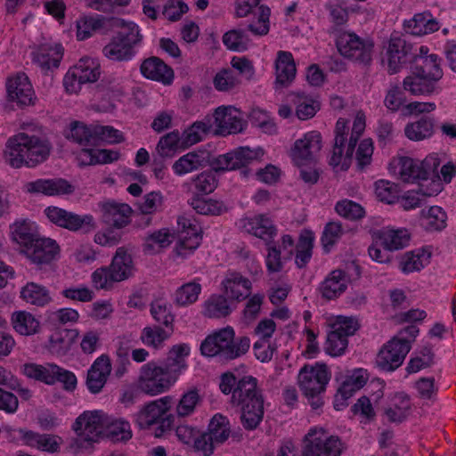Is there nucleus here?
<instances>
[{
  "mask_svg": "<svg viewBox=\"0 0 456 456\" xmlns=\"http://www.w3.org/2000/svg\"><path fill=\"white\" fill-rule=\"evenodd\" d=\"M276 84L281 86H288L296 77V64L293 56L289 52H278L275 62Z\"/></svg>",
  "mask_w": 456,
  "mask_h": 456,
  "instance_id": "obj_34",
  "label": "nucleus"
},
{
  "mask_svg": "<svg viewBox=\"0 0 456 456\" xmlns=\"http://www.w3.org/2000/svg\"><path fill=\"white\" fill-rule=\"evenodd\" d=\"M45 213L51 223L71 232L84 230L88 232L96 227L91 215L79 216L54 206L46 208Z\"/></svg>",
  "mask_w": 456,
  "mask_h": 456,
  "instance_id": "obj_13",
  "label": "nucleus"
},
{
  "mask_svg": "<svg viewBox=\"0 0 456 456\" xmlns=\"http://www.w3.org/2000/svg\"><path fill=\"white\" fill-rule=\"evenodd\" d=\"M402 94L400 88L391 89L385 98L387 108L391 111L400 110L402 114H426L435 111L436 109L434 102H413L404 104Z\"/></svg>",
  "mask_w": 456,
  "mask_h": 456,
  "instance_id": "obj_24",
  "label": "nucleus"
},
{
  "mask_svg": "<svg viewBox=\"0 0 456 456\" xmlns=\"http://www.w3.org/2000/svg\"><path fill=\"white\" fill-rule=\"evenodd\" d=\"M35 232L33 224L27 220L17 221L12 226L13 239L18 243L23 245L24 248L37 238Z\"/></svg>",
  "mask_w": 456,
  "mask_h": 456,
  "instance_id": "obj_61",
  "label": "nucleus"
},
{
  "mask_svg": "<svg viewBox=\"0 0 456 456\" xmlns=\"http://www.w3.org/2000/svg\"><path fill=\"white\" fill-rule=\"evenodd\" d=\"M28 258L34 264H49L59 255L60 248L54 240L37 237L24 248Z\"/></svg>",
  "mask_w": 456,
  "mask_h": 456,
  "instance_id": "obj_23",
  "label": "nucleus"
},
{
  "mask_svg": "<svg viewBox=\"0 0 456 456\" xmlns=\"http://www.w3.org/2000/svg\"><path fill=\"white\" fill-rule=\"evenodd\" d=\"M202 402V396L200 395V390L192 387L184 392L175 408L178 417L184 418L191 416L194 413L198 405Z\"/></svg>",
  "mask_w": 456,
  "mask_h": 456,
  "instance_id": "obj_53",
  "label": "nucleus"
},
{
  "mask_svg": "<svg viewBox=\"0 0 456 456\" xmlns=\"http://www.w3.org/2000/svg\"><path fill=\"white\" fill-rule=\"evenodd\" d=\"M331 373L324 363L305 365L297 376V383L312 408L317 410L323 405L322 395L330 379Z\"/></svg>",
  "mask_w": 456,
  "mask_h": 456,
  "instance_id": "obj_4",
  "label": "nucleus"
},
{
  "mask_svg": "<svg viewBox=\"0 0 456 456\" xmlns=\"http://www.w3.org/2000/svg\"><path fill=\"white\" fill-rule=\"evenodd\" d=\"M343 450L338 436H329L323 428H314L305 436L302 456H340Z\"/></svg>",
  "mask_w": 456,
  "mask_h": 456,
  "instance_id": "obj_7",
  "label": "nucleus"
},
{
  "mask_svg": "<svg viewBox=\"0 0 456 456\" xmlns=\"http://www.w3.org/2000/svg\"><path fill=\"white\" fill-rule=\"evenodd\" d=\"M109 268L118 282L125 281L133 275L134 271L133 259L124 247L117 248Z\"/></svg>",
  "mask_w": 456,
  "mask_h": 456,
  "instance_id": "obj_33",
  "label": "nucleus"
},
{
  "mask_svg": "<svg viewBox=\"0 0 456 456\" xmlns=\"http://www.w3.org/2000/svg\"><path fill=\"white\" fill-rule=\"evenodd\" d=\"M77 336V332L76 330L63 329L55 330L49 339V351L53 354L60 356L66 354L69 351Z\"/></svg>",
  "mask_w": 456,
  "mask_h": 456,
  "instance_id": "obj_39",
  "label": "nucleus"
},
{
  "mask_svg": "<svg viewBox=\"0 0 456 456\" xmlns=\"http://www.w3.org/2000/svg\"><path fill=\"white\" fill-rule=\"evenodd\" d=\"M100 74L99 64L91 59H81L66 73L63 86L67 93L77 94L82 85L97 81Z\"/></svg>",
  "mask_w": 456,
  "mask_h": 456,
  "instance_id": "obj_11",
  "label": "nucleus"
},
{
  "mask_svg": "<svg viewBox=\"0 0 456 456\" xmlns=\"http://www.w3.org/2000/svg\"><path fill=\"white\" fill-rule=\"evenodd\" d=\"M123 24L124 20L118 18L84 17L77 21V37L78 40H85L90 37L93 32L108 30Z\"/></svg>",
  "mask_w": 456,
  "mask_h": 456,
  "instance_id": "obj_26",
  "label": "nucleus"
},
{
  "mask_svg": "<svg viewBox=\"0 0 456 456\" xmlns=\"http://www.w3.org/2000/svg\"><path fill=\"white\" fill-rule=\"evenodd\" d=\"M322 149V136L316 131H312L297 140L290 150L293 162L298 166L310 165L316 161Z\"/></svg>",
  "mask_w": 456,
  "mask_h": 456,
  "instance_id": "obj_16",
  "label": "nucleus"
},
{
  "mask_svg": "<svg viewBox=\"0 0 456 456\" xmlns=\"http://www.w3.org/2000/svg\"><path fill=\"white\" fill-rule=\"evenodd\" d=\"M212 130L210 120L208 124L205 122H195L190 128L185 130L181 137V146L190 147L202 140L204 134L209 133Z\"/></svg>",
  "mask_w": 456,
  "mask_h": 456,
  "instance_id": "obj_60",
  "label": "nucleus"
},
{
  "mask_svg": "<svg viewBox=\"0 0 456 456\" xmlns=\"http://www.w3.org/2000/svg\"><path fill=\"white\" fill-rule=\"evenodd\" d=\"M32 54L34 63L37 64L42 70L48 71L52 68L59 67L63 54V48L61 45L54 46L44 45L38 47Z\"/></svg>",
  "mask_w": 456,
  "mask_h": 456,
  "instance_id": "obj_32",
  "label": "nucleus"
},
{
  "mask_svg": "<svg viewBox=\"0 0 456 456\" xmlns=\"http://www.w3.org/2000/svg\"><path fill=\"white\" fill-rule=\"evenodd\" d=\"M214 118L212 130L216 134L227 135L231 134H237L243 131L247 126V121L241 117L238 116H212Z\"/></svg>",
  "mask_w": 456,
  "mask_h": 456,
  "instance_id": "obj_38",
  "label": "nucleus"
},
{
  "mask_svg": "<svg viewBox=\"0 0 456 456\" xmlns=\"http://www.w3.org/2000/svg\"><path fill=\"white\" fill-rule=\"evenodd\" d=\"M264 156L261 148L240 147L226 154L219 155L212 162L216 171H226L246 167Z\"/></svg>",
  "mask_w": 456,
  "mask_h": 456,
  "instance_id": "obj_15",
  "label": "nucleus"
},
{
  "mask_svg": "<svg viewBox=\"0 0 456 456\" xmlns=\"http://www.w3.org/2000/svg\"><path fill=\"white\" fill-rule=\"evenodd\" d=\"M208 435L215 443L222 444L230 436V427L227 419L216 414L213 417L208 427Z\"/></svg>",
  "mask_w": 456,
  "mask_h": 456,
  "instance_id": "obj_63",
  "label": "nucleus"
},
{
  "mask_svg": "<svg viewBox=\"0 0 456 456\" xmlns=\"http://www.w3.org/2000/svg\"><path fill=\"white\" fill-rule=\"evenodd\" d=\"M413 46L406 40L392 34L387 49L388 72L397 73L405 64L413 61L417 53L412 52Z\"/></svg>",
  "mask_w": 456,
  "mask_h": 456,
  "instance_id": "obj_18",
  "label": "nucleus"
},
{
  "mask_svg": "<svg viewBox=\"0 0 456 456\" xmlns=\"http://www.w3.org/2000/svg\"><path fill=\"white\" fill-rule=\"evenodd\" d=\"M29 192L43 193L48 196L70 194L74 187L66 180L61 178L38 179L26 184Z\"/></svg>",
  "mask_w": 456,
  "mask_h": 456,
  "instance_id": "obj_28",
  "label": "nucleus"
},
{
  "mask_svg": "<svg viewBox=\"0 0 456 456\" xmlns=\"http://www.w3.org/2000/svg\"><path fill=\"white\" fill-rule=\"evenodd\" d=\"M16 432L24 444L49 453L58 452L62 444L61 437L56 435L39 434L21 428Z\"/></svg>",
  "mask_w": 456,
  "mask_h": 456,
  "instance_id": "obj_25",
  "label": "nucleus"
},
{
  "mask_svg": "<svg viewBox=\"0 0 456 456\" xmlns=\"http://www.w3.org/2000/svg\"><path fill=\"white\" fill-rule=\"evenodd\" d=\"M191 206L197 213L201 215H221L227 210L223 201L200 197L195 195L191 200Z\"/></svg>",
  "mask_w": 456,
  "mask_h": 456,
  "instance_id": "obj_57",
  "label": "nucleus"
},
{
  "mask_svg": "<svg viewBox=\"0 0 456 456\" xmlns=\"http://www.w3.org/2000/svg\"><path fill=\"white\" fill-rule=\"evenodd\" d=\"M221 289L231 303L240 302L249 297L252 283L240 273L229 272L221 282Z\"/></svg>",
  "mask_w": 456,
  "mask_h": 456,
  "instance_id": "obj_22",
  "label": "nucleus"
},
{
  "mask_svg": "<svg viewBox=\"0 0 456 456\" xmlns=\"http://www.w3.org/2000/svg\"><path fill=\"white\" fill-rule=\"evenodd\" d=\"M436 87V82L428 76L415 72L413 69L412 74L406 77L403 80V88L415 95L433 94Z\"/></svg>",
  "mask_w": 456,
  "mask_h": 456,
  "instance_id": "obj_42",
  "label": "nucleus"
},
{
  "mask_svg": "<svg viewBox=\"0 0 456 456\" xmlns=\"http://www.w3.org/2000/svg\"><path fill=\"white\" fill-rule=\"evenodd\" d=\"M12 324L16 332L23 336H31L40 330V322L26 311H17L12 314Z\"/></svg>",
  "mask_w": 456,
  "mask_h": 456,
  "instance_id": "obj_44",
  "label": "nucleus"
},
{
  "mask_svg": "<svg viewBox=\"0 0 456 456\" xmlns=\"http://www.w3.org/2000/svg\"><path fill=\"white\" fill-rule=\"evenodd\" d=\"M232 311V303L224 294H214L204 303L203 314L208 318L226 317Z\"/></svg>",
  "mask_w": 456,
  "mask_h": 456,
  "instance_id": "obj_45",
  "label": "nucleus"
},
{
  "mask_svg": "<svg viewBox=\"0 0 456 456\" xmlns=\"http://www.w3.org/2000/svg\"><path fill=\"white\" fill-rule=\"evenodd\" d=\"M314 240V234L310 231L305 230L300 233L296 245L295 257V263L298 268L305 267L312 258Z\"/></svg>",
  "mask_w": 456,
  "mask_h": 456,
  "instance_id": "obj_47",
  "label": "nucleus"
},
{
  "mask_svg": "<svg viewBox=\"0 0 456 456\" xmlns=\"http://www.w3.org/2000/svg\"><path fill=\"white\" fill-rule=\"evenodd\" d=\"M179 231V241L175 247L178 256L183 257L191 254L201 242L200 228L193 220L180 216L177 220Z\"/></svg>",
  "mask_w": 456,
  "mask_h": 456,
  "instance_id": "obj_19",
  "label": "nucleus"
},
{
  "mask_svg": "<svg viewBox=\"0 0 456 456\" xmlns=\"http://www.w3.org/2000/svg\"><path fill=\"white\" fill-rule=\"evenodd\" d=\"M249 347L250 339L248 337L234 340V330L227 327L208 336L200 345V351L208 357L233 360L245 354Z\"/></svg>",
  "mask_w": 456,
  "mask_h": 456,
  "instance_id": "obj_3",
  "label": "nucleus"
},
{
  "mask_svg": "<svg viewBox=\"0 0 456 456\" xmlns=\"http://www.w3.org/2000/svg\"><path fill=\"white\" fill-rule=\"evenodd\" d=\"M325 342V352L331 356L342 355L348 346V337L358 330L357 321L350 317L338 316L330 325Z\"/></svg>",
  "mask_w": 456,
  "mask_h": 456,
  "instance_id": "obj_8",
  "label": "nucleus"
},
{
  "mask_svg": "<svg viewBox=\"0 0 456 456\" xmlns=\"http://www.w3.org/2000/svg\"><path fill=\"white\" fill-rule=\"evenodd\" d=\"M177 381V379L162 363L150 362L141 367L138 379L139 389L150 395L164 393Z\"/></svg>",
  "mask_w": 456,
  "mask_h": 456,
  "instance_id": "obj_6",
  "label": "nucleus"
},
{
  "mask_svg": "<svg viewBox=\"0 0 456 456\" xmlns=\"http://www.w3.org/2000/svg\"><path fill=\"white\" fill-rule=\"evenodd\" d=\"M49 143L35 135L20 133L6 142L5 161L13 168L23 166L34 167L44 162L50 154Z\"/></svg>",
  "mask_w": 456,
  "mask_h": 456,
  "instance_id": "obj_1",
  "label": "nucleus"
},
{
  "mask_svg": "<svg viewBox=\"0 0 456 456\" xmlns=\"http://www.w3.org/2000/svg\"><path fill=\"white\" fill-rule=\"evenodd\" d=\"M412 68L415 72L429 77L433 81L438 82L443 77V70L438 62V57L436 54L418 55L416 54Z\"/></svg>",
  "mask_w": 456,
  "mask_h": 456,
  "instance_id": "obj_40",
  "label": "nucleus"
},
{
  "mask_svg": "<svg viewBox=\"0 0 456 456\" xmlns=\"http://www.w3.org/2000/svg\"><path fill=\"white\" fill-rule=\"evenodd\" d=\"M373 51V41L370 39L361 38L355 45L354 49L348 57V60L365 67L370 66L372 61Z\"/></svg>",
  "mask_w": 456,
  "mask_h": 456,
  "instance_id": "obj_59",
  "label": "nucleus"
},
{
  "mask_svg": "<svg viewBox=\"0 0 456 456\" xmlns=\"http://www.w3.org/2000/svg\"><path fill=\"white\" fill-rule=\"evenodd\" d=\"M335 210L338 215L351 221L361 220L365 216V210L362 205L350 200L338 201Z\"/></svg>",
  "mask_w": 456,
  "mask_h": 456,
  "instance_id": "obj_64",
  "label": "nucleus"
},
{
  "mask_svg": "<svg viewBox=\"0 0 456 456\" xmlns=\"http://www.w3.org/2000/svg\"><path fill=\"white\" fill-rule=\"evenodd\" d=\"M348 279L340 269L333 270L319 287L322 297L332 300L342 295L347 288Z\"/></svg>",
  "mask_w": 456,
  "mask_h": 456,
  "instance_id": "obj_30",
  "label": "nucleus"
},
{
  "mask_svg": "<svg viewBox=\"0 0 456 456\" xmlns=\"http://www.w3.org/2000/svg\"><path fill=\"white\" fill-rule=\"evenodd\" d=\"M201 292L199 282L190 281L179 287L175 293V303L180 306H185L195 303Z\"/></svg>",
  "mask_w": 456,
  "mask_h": 456,
  "instance_id": "obj_58",
  "label": "nucleus"
},
{
  "mask_svg": "<svg viewBox=\"0 0 456 456\" xmlns=\"http://www.w3.org/2000/svg\"><path fill=\"white\" fill-rule=\"evenodd\" d=\"M110 370L111 364L108 356L102 355L97 358L87 373L88 389L94 394L99 393L104 387Z\"/></svg>",
  "mask_w": 456,
  "mask_h": 456,
  "instance_id": "obj_29",
  "label": "nucleus"
},
{
  "mask_svg": "<svg viewBox=\"0 0 456 456\" xmlns=\"http://www.w3.org/2000/svg\"><path fill=\"white\" fill-rule=\"evenodd\" d=\"M354 148L346 139H341L340 137L335 139L330 164L333 167H340L341 170L348 169Z\"/></svg>",
  "mask_w": 456,
  "mask_h": 456,
  "instance_id": "obj_43",
  "label": "nucleus"
},
{
  "mask_svg": "<svg viewBox=\"0 0 456 456\" xmlns=\"http://www.w3.org/2000/svg\"><path fill=\"white\" fill-rule=\"evenodd\" d=\"M394 173L405 183L428 181L434 173L435 167L426 159L423 161L409 157H400L391 164Z\"/></svg>",
  "mask_w": 456,
  "mask_h": 456,
  "instance_id": "obj_12",
  "label": "nucleus"
},
{
  "mask_svg": "<svg viewBox=\"0 0 456 456\" xmlns=\"http://www.w3.org/2000/svg\"><path fill=\"white\" fill-rule=\"evenodd\" d=\"M447 215L442 208L433 206L422 210L421 224L428 231H441L446 226Z\"/></svg>",
  "mask_w": 456,
  "mask_h": 456,
  "instance_id": "obj_55",
  "label": "nucleus"
},
{
  "mask_svg": "<svg viewBox=\"0 0 456 456\" xmlns=\"http://www.w3.org/2000/svg\"><path fill=\"white\" fill-rule=\"evenodd\" d=\"M287 100L296 107V114H316L321 110L320 101L304 93H291Z\"/></svg>",
  "mask_w": 456,
  "mask_h": 456,
  "instance_id": "obj_49",
  "label": "nucleus"
},
{
  "mask_svg": "<svg viewBox=\"0 0 456 456\" xmlns=\"http://www.w3.org/2000/svg\"><path fill=\"white\" fill-rule=\"evenodd\" d=\"M171 403L172 397L170 396H164L151 402L136 414V423L141 428H148L152 425L159 424L161 432H163L172 424L170 415H167Z\"/></svg>",
  "mask_w": 456,
  "mask_h": 456,
  "instance_id": "obj_10",
  "label": "nucleus"
},
{
  "mask_svg": "<svg viewBox=\"0 0 456 456\" xmlns=\"http://www.w3.org/2000/svg\"><path fill=\"white\" fill-rule=\"evenodd\" d=\"M232 404L240 407V419L246 429H255L263 419L264 398L257 387V380L252 376L241 378L233 389Z\"/></svg>",
  "mask_w": 456,
  "mask_h": 456,
  "instance_id": "obj_2",
  "label": "nucleus"
},
{
  "mask_svg": "<svg viewBox=\"0 0 456 456\" xmlns=\"http://www.w3.org/2000/svg\"><path fill=\"white\" fill-rule=\"evenodd\" d=\"M411 403L410 397L404 393H397L384 410V417L391 423L404 421L411 413Z\"/></svg>",
  "mask_w": 456,
  "mask_h": 456,
  "instance_id": "obj_31",
  "label": "nucleus"
},
{
  "mask_svg": "<svg viewBox=\"0 0 456 456\" xmlns=\"http://www.w3.org/2000/svg\"><path fill=\"white\" fill-rule=\"evenodd\" d=\"M20 297L27 304L43 307L53 300L49 289L36 282H28L20 289Z\"/></svg>",
  "mask_w": 456,
  "mask_h": 456,
  "instance_id": "obj_35",
  "label": "nucleus"
},
{
  "mask_svg": "<svg viewBox=\"0 0 456 456\" xmlns=\"http://www.w3.org/2000/svg\"><path fill=\"white\" fill-rule=\"evenodd\" d=\"M140 70L144 77L165 86L171 85L175 77L172 68L156 56L145 59L141 64Z\"/></svg>",
  "mask_w": 456,
  "mask_h": 456,
  "instance_id": "obj_27",
  "label": "nucleus"
},
{
  "mask_svg": "<svg viewBox=\"0 0 456 456\" xmlns=\"http://www.w3.org/2000/svg\"><path fill=\"white\" fill-rule=\"evenodd\" d=\"M377 238L385 249L393 251L406 247L410 234L406 229H383L377 232Z\"/></svg>",
  "mask_w": 456,
  "mask_h": 456,
  "instance_id": "obj_37",
  "label": "nucleus"
},
{
  "mask_svg": "<svg viewBox=\"0 0 456 456\" xmlns=\"http://www.w3.org/2000/svg\"><path fill=\"white\" fill-rule=\"evenodd\" d=\"M173 331L174 328L163 329L157 325L149 326L142 330L140 338L145 346L159 349L162 347L163 343L172 335Z\"/></svg>",
  "mask_w": 456,
  "mask_h": 456,
  "instance_id": "obj_50",
  "label": "nucleus"
},
{
  "mask_svg": "<svg viewBox=\"0 0 456 456\" xmlns=\"http://www.w3.org/2000/svg\"><path fill=\"white\" fill-rule=\"evenodd\" d=\"M22 371L28 378L53 385L54 384V377L59 371V366L53 363L45 365L26 363L23 365Z\"/></svg>",
  "mask_w": 456,
  "mask_h": 456,
  "instance_id": "obj_46",
  "label": "nucleus"
},
{
  "mask_svg": "<svg viewBox=\"0 0 456 456\" xmlns=\"http://www.w3.org/2000/svg\"><path fill=\"white\" fill-rule=\"evenodd\" d=\"M102 222L111 227L121 229L131 222L132 208L126 203L106 200L98 204Z\"/></svg>",
  "mask_w": 456,
  "mask_h": 456,
  "instance_id": "obj_20",
  "label": "nucleus"
},
{
  "mask_svg": "<svg viewBox=\"0 0 456 456\" xmlns=\"http://www.w3.org/2000/svg\"><path fill=\"white\" fill-rule=\"evenodd\" d=\"M120 31L102 48V54L112 61H129L135 55L134 47L142 41L138 26L125 22Z\"/></svg>",
  "mask_w": 456,
  "mask_h": 456,
  "instance_id": "obj_5",
  "label": "nucleus"
},
{
  "mask_svg": "<svg viewBox=\"0 0 456 456\" xmlns=\"http://www.w3.org/2000/svg\"><path fill=\"white\" fill-rule=\"evenodd\" d=\"M65 136L82 146L94 145V126H88L79 121H74L70 124Z\"/></svg>",
  "mask_w": 456,
  "mask_h": 456,
  "instance_id": "obj_52",
  "label": "nucleus"
},
{
  "mask_svg": "<svg viewBox=\"0 0 456 456\" xmlns=\"http://www.w3.org/2000/svg\"><path fill=\"white\" fill-rule=\"evenodd\" d=\"M410 350L408 339L393 338L379 350L376 362L381 370L393 371L402 365Z\"/></svg>",
  "mask_w": 456,
  "mask_h": 456,
  "instance_id": "obj_14",
  "label": "nucleus"
},
{
  "mask_svg": "<svg viewBox=\"0 0 456 456\" xmlns=\"http://www.w3.org/2000/svg\"><path fill=\"white\" fill-rule=\"evenodd\" d=\"M206 151H191L179 158L173 164L174 172L183 175L206 167L208 163Z\"/></svg>",
  "mask_w": 456,
  "mask_h": 456,
  "instance_id": "obj_36",
  "label": "nucleus"
},
{
  "mask_svg": "<svg viewBox=\"0 0 456 456\" xmlns=\"http://www.w3.org/2000/svg\"><path fill=\"white\" fill-rule=\"evenodd\" d=\"M431 254L425 249L407 252L403 256L400 266L403 273H412L421 270L429 263Z\"/></svg>",
  "mask_w": 456,
  "mask_h": 456,
  "instance_id": "obj_54",
  "label": "nucleus"
},
{
  "mask_svg": "<svg viewBox=\"0 0 456 456\" xmlns=\"http://www.w3.org/2000/svg\"><path fill=\"white\" fill-rule=\"evenodd\" d=\"M190 186L195 195L209 194L216 188L217 180L213 172L205 171L194 176Z\"/></svg>",
  "mask_w": 456,
  "mask_h": 456,
  "instance_id": "obj_56",
  "label": "nucleus"
},
{
  "mask_svg": "<svg viewBox=\"0 0 456 456\" xmlns=\"http://www.w3.org/2000/svg\"><path fill=\"white\" fill-rule=\"evenodd\" d=\"M240 228L269 244L277 234L273 220L265 214L245 216L240 220Z\"/></svg>",
  "mask_w": 456,
  "mask_h": 456,
  "instance_id": "obj_21",
  "label": "nucleus"
},
{
  "mask_svg": "<svg viewBox=\"0 0 456 456\" xmlns=\"http://www.w3.org/2000/svg\"><path fill=\"white\" fill-rule=\"evenodd\" d=\"M5 87L7 100L15 102L19 108L35 105L37 97L26 74L19 73L15 77H8Z\"/></svg>",
  "mask_w": 456,
  "mask_h": 456,
  "instance_id": "obj_17",
  "label": "nucleus"
},
{
  "mask_svg": "<svg viewBox=\"0 0 456 456\" xmlns=\"http://www.w3.org/2000/svg\"><path fill=\"white\" fill-rule=\"evenodd\" d=\"M108 415L101 411H85L75 421L73 429L77 435L75 440V444L77 447H82L83 442L91 444L97 442L102 434Z\"/></svg>",
  "mask_w": 456,
  "mask_h": 456,
  "instance_id": "obj_9",
  "label": "nucleus"
},
{
  "mask_svg": "<svg viewBox=\"0 0 456 456\" xmlns=\"http://www.w3.org/2000/svg\"><path fill=\"white\" fill-rule=\"evenodd\" d=\"M407 138L411 141H422L434 134V122L432 118L423 116L419 119L408 124L404 128Z\"/></svg>",
  "mask_w": 456,
  "mask_h": 456,
  "instance_id": "obj_48",
  "label": "nucleus"
},
{
  "mask_svg": "<svg viewBox=\"0 0 456 456\" xmlns=\"http://www.w3.org/2000/svg\"><path fill=\"white\" fill-rule=\"evenodd\" d=\"M431 188H424L421 184L418 191L408 192L402 199V207L405 210H410L419 207L421 197H432L441 191V183L436 180L430 183Z\"/></svg>",
  "mask_w": 456,
  "mask_h": 456,
  "instance_id": "obj_51",
  "label": "nucleus"
},
{
  "mask_svg": "<svg viewBox=\"0 0 456 456\" xmlns=\"http://www.w3.org/2000/svg\"><path fill=\"white\" fill-rule=\"evenodd\" d=\"M405 30L414 36H422L439 29L438 22L431 17L430 13H417L414 17L404 22Z\"/></svg>",
  "mask_w": 456,
  "mask_h": 456,
  "instance_id": "obj_41",
  "label": "nucleus"
},
{
  "mask_svg": "<svg viewBox=\"0 0 456 456\" xmlns=\"http://www.w3.org/2000/svg\"><path fill=\"white\" fill-rule=\"evenodd\" d=\"M104 433L115 440H128L132 437L130 424L123 419H114L108 416Z\"/></svg>",
  "mask_w": 456,
  "mask_h": 456,
  "instance_id": "obj_62",
  "label": "nucleus"
}]
</instances>
